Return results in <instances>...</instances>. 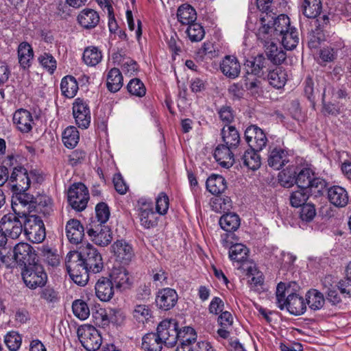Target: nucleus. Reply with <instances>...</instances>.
Returning <instances> with one entry per match:
<instances>
[{"mask_svg":"<svg viewBox=\"0 0 351 351\" xmlns=\"http://www.w3.org/2000/svg\"><path fill=\"white\" fill-rule=\"evenodd\" d=\"M110 277L115 287L121 291L130 289L133 283L129 272L123 267L113 268Z\"/></svg>","mask_w":351,"mask_h":351,"instance_id":"aec40b11","label":"nucleus"},{"mask_svg":"<svg viewBox=\"0 0 351 351\" xmlns=\"http://www.w3.org/2000/svg\"><path fill=\"white\" fill-rule=\"evenodd\" d=\"M16 153L10 152L2 158L0 165V183L4 184L5 182H10V173L12 171L13 167L16 165Z\"/></svg>","mask_w":351,"mask_h":351,"instance_id":"c756f323","label":"nucleus"},{"mask_svg":"<svg viewBox=\"0 0 351 351\" xmlns=\"http://www.w3.org/2000/svg\"><path fill=\"white\" fill-rule=\"evenodd\" d=\"M66 234L70 243L78 244L84 236V228L79 220L72 219L66 223Z\"/></svg>","mask_w":351,"mask_h":351,"instance_id":"cd10ccee","label":"nucleus"},{"mask_svg":"<svg viewBox=\"0 0 351 351\" xmlns=\"http://www.w3.org/2000/svg\"><path fill=\"white\" fill-rule=\"evenodd\" d=\"M123 75L117 68L111 69L107 75V88L111 93L119 91L123 86Z\"/></svg>","mask_w":351,"mask_h":351,"instance_id":"58836bf2","label":"nucleus"},{"mask_svg":"<svg viewBox=\"0 0 351 351\" xmlns=\"http://www.w3.org/2000/svg\"><path fill=\"white\" fill-rule=\"evenodd\" d=\"M178 295L171 288H165L160 290L156 298L157 306L164 311L173 308L177 304Z\"/></svg>","mask_w":351,"mask_h":351,"instance_id":"6ab92c4d","label":"nucleus"},{"mask_svg":"<svg viewBox=\"0 0 351 351\" xmlns=\"http://www.w3.org/2000/svg\"><path fill=\"white\" fill-rule=\"evenodd\" d=\"M234 240H236L234 234H223L221 235L223 246L230 248V258L234 261L244 263L247 259L249 250L245 245L241 243H234Z\"/></svg>","mask_w":351,"mask_h":351,"instance_id":"9b49d317","label":"nucleus"},{"mask_svg":"<svg viewBox=\"0 0 351 351\" xmlns=\"http://www.w3.org/2000/svg\"><path fill=\"white\" fill-rule=\"evenodd\" d=\"M72 309L73 314L82 320L88 317L90 309L88 304L82 300H76L73 302Z\"/></svg>","mask_w":351,"mask_h":351,"instance_id":"4d7b16f0","label":"nucleus"},{"mask_svg":"<svg viewBox=\"0 0 351 351\" xmlns=\"http://www.w3.org/2000/svg\"><path fill=\"white\" fill-rule=\"evenodd\" d=\"M127 88L131 95L138 97H142L146 93L145 86L138 78L131 80L127 86Z\"/></svg>","mask_w":351,"mask_h":351,"instance_id":"bf43d9fd","label":"nucleus"},{"mask_svg":"<svg viewBox=\"0 0 351 351\" xmlns=\"http://www.w3.org/2000/svg\"><path fill=\"white\" fill-rule=\"evenodd\" d=\"M311 191L309 189L299 188L297 191H293L289 196L290 204L293 207L298 208L305 205Z\"/></svg>","mask_w":351,"mask_h":351,"instance_id":"603ef678","label":"nucleus"},{"mask_svg":"<svg viewBox=\"0 0 351 351\" xmlns=\"http://www.w3.org/2000/svg\"><path fill=\"white\" fill-rule=\"evenodd\" d=\"M177 17L180 23L189 25L195 22L197 13L195 10L189 4H182L178 9Z\"/></svg>","mask_w":351,"mask_h":351,"instance_id":"f704fd0d","label":"nucleus"},{"mask_svg":"<svg viewBox=\"0 0 351 351\" xmlns=\"http://www.w3.org/2000/svg\"><path fill=\"white\" fill-rule=\"evenodd\" d=\"M13 254L16 263L23 267L34 263L37 256L33 247L24 242L19 243L14 247Z\"/></svg>","mask_w":351,"mask_h":351,"instance_id":"2eb2a0df","label":"nucleus"},{"mask_svg":"<svg viewBox=\"0 0 351 351\" xmlns=\"http://www.w3.org/2000/svg\"><path fill=\"white\" fill-rule=\"evenodd\" d=\"M220 70L227 77L235 79L241 72L240 63L236 57L226 56L220 63Z\"/></svg>","mask_w":351,"mask_h":351,"instance_id":"393cba45","label":"nucleus"},{"mask_svg":"<svg viewBox=\"0 0 351 351\" xmlns=\"http://www.w3.org/2000/svg\"><path fill=\"white\" fill-rule=\"evenodd\" d=\"M247 276L248 277L252 276L251 279L249 280L251 289L256 291H259L263 289L264 283V277L261 271L257 270L255 265H251L246 269Z\"/></svg>","mask_w":351,"mask_h":351,"instance_id":"a18cd8bd","label":"nucleus"},{"mask_svg":"<svg viewBox=\"0 0 351 351\" xmlns=\"http://www.w3.org/2000/svg\"><path fill=\"white\" fill-rule=\"evenodd\" d=\"M241 160L243 165L252 170H256L261 166V157L256 149H251L245 152Z\"/></svg>","mask_w":351,"mask_h":351,"instance_id":"3c124183","label":"nucleus"},{"mask_svg":"<svg viewBox=\"0 0 351 351\" xmlns=\"http://www.w3.org/2000/svg\"><path fill=\"white\" fill-rule=\"evenodd\" d=\"M16 165L13 167L10 173V184L11 191H27L30 187L31 178L35 175L33 171L28 173L23 167L22 160L23 158L19 154H16Z\"/></svg>","mask_w":351,"mask_h":351,"instance_id":"20e7f679","label":"nucleus"},{"mask_svg":"<svg viewBox=\"0 0 351 351\" xmlns=\"http://www.w3.org/2000/svg\"><path fill=\"white\" fill-rule=\"evenodd\" d=\"M40 64L45 68L50 73H53L56 69V60L53 56L49 53H44L38 58Z\"/></svg>","mask_w":351,"mask_h":351,"instance_id":"69168bd1","label":"nucleus"},{"mask_svg":"<svg viewBox=\"0 0 351 351\" xmlns=\"http://www.w3.org/2000/svg\"><path fill=\"white\" fill-rule=\"evenodd\" d=\"M92 317L93 322L97 326L105 328L110 323L109 315L106 309L99 308L93 311Z\"/></svg>","mask_w":351,"mask_h":351,"instance_id":"052dcab7","label":"nucleus"},{"mask_svg":"<svg viewBox=\"0 0 351 351\" xmlns=\"http://www.w3.org/2000/svg\"><path fill=\"white\" fill-rule=\"evenodd\" d=\"M21 342V337L15 331L8 332L5 337V343L11 351H16L20 348Z\"/></svg>","mask_w":351,"mask_h":351,"instance_id":"e2e57ef3","label":"nucleus"},{"mask_svg":"<svg viewBox=\"0 0 351 351\" xmlns=\"http://www.w3.org/2000/svg\"><path fill=\"white\" fill-rule=\"evenodd\" d=\"M230 147L226 145H218L214 152V157L219 164L226 168H229L234 163L233 154Z\"/></svg>","mask_w":351,"mask_h":351,"instance_id":"7c9ffc66","label":"nucleus"},{"mask_svg":"<svg viewBox=\"0 0 351 351\" xmlns=\"http://www.w3.org/2000/svg\"><path fill=\"white\" fill-rule=\"evenodd\" d=\"M82 59L86 65L94 66L101 61L102 53L97 47H87L84 51Z\"/></svg>","mask_w":351,"mask_h":351,"instance_id":"de8ad7c7","label":"nucleus"},{"mask_svg":"<svg viewBox=\"0 0 351 351\" xmlns=\"http://www.w3.org/2000/svg\"><path fill=\"white\" fill-rule=\"evenodd\" d=\"M269 61L262 54L254 57L252 60H247L245 66L250 74L258 77L264 76L270 67Z\"/></svg>","mask_w":351,"mask_h":351,"instance_id":"4be33fe9","label":"nucleus"},{"mask_svg":"<svg viewBox=\"0 0 351 351\" xmlns=\"http://www.w3.org/2000/svg\"><path fill=\"white\" fill-rule=\"evenodd\" d=\"M218 114L221 121L229 125L234 119V110L229 106H223L218 110Z\"/></svg>","mask_w":351,"mask_h":351,"instance_id":"774afa93","label":"nucleus"},{"mask_svg":"<svg viewBox=\"0 0 351 351\" xmlns=\"http://www.w3.org/2000/svg\"><path fill=\"white\" fill-rule=\"evenodd\" d=\"M267 138L266 134L260 128L256 134V137L253 143H251L250 147L253 149H256L257 152L262 150L267 145Z\"/></svg>","mask_w":351,"mask_h":351,"instance_id":"338daca9","label":"nucleus"},{"mask_svg":"<svg viewBox=\"0 0 351 351\" xmlns=\"http://www.w3.org/2000/svg\"><path fill=\"white\" fill-rule=\"evenodd\" d=\"M264 79L267 80L269 85L274 88L280 89L286 84L287 75L282 67L275 66L274 69H269Z\"/></svg>","mask_w":351,"mask_h":351,"instance_id":"c85d7f7f","label":"nucleus"},{"mask_svg":"<svg viewBox=\"0 0 351 351\" xmlns=\"http://www.w3.org/2000/svg\"><path fill=\"white\" fill-rule=\"evenodd\" d=\"M164 343L157 332H149L142 339V348L146 351H161Z\"/></svg>","mask_w":351,"mask_h":351,"instance_id":"e433bc0d","label":"nucleus"},{"mask_svg":"<svg viewBox=\"0 0 351 351\" xmlns=\"http://www.w3.org/2000/svg\"><path fill=\"white\" fill-rule=\"evenodd\" d=\"M73 116L78 128L87 129L90 124L91 113L87 101L77 97L73 103Z\"/></svg>","mask_w":351,"mask_h":351,"instance_id":"4468645a","label":"nucleus"},{"mask_svg":"<svg viewBox=\"0 0 351 351\" xmlns=\"http://www.w3.org/2000/svg\"><path fill=\"white\" fill-rule=\"evenodd\" d=\"M67 260L78 263L90 272L97 274L101 271L104 267L103 260L101 254L91 244L82 245L78 251H73L68 253Z\"/></svg>","mask_w":351,"mask_h":351,"instance_id":"f03ea898","label":"nucleus"},{"mask_svg":"<svg viewBox=\"0 0 351 351\" xmlns=\"http://www.w3.org/2000/svg\"><path fill=\"white\" fill-rule=\"evenodd\" d=\"M96 219L97 223L106 224L108 221L110 212L106 203L99 202L95 206Z\"/></svg>","mask_w":351,"mask_h":351,"instance_id":"13d9d810","label":"nucleus"},{"mask_svg":"<svg viewBox=\"0 0 351 351\" xmlns=\"http://www.w3.org/2000/svg\"><path fill=\"white\" fill-rule=\"evenodd\" d=\"M138 204L139 205L138 209V216L141 226L147 229L156 226L158 217L154 211L152 203L144 199H141L138 200Z\"/></svg>","mask_w":351,"mask_h":351,"instance_id":"dca6fc26","label":"nucleus"},{"mask_svg":"<svg viewBox=\"0 0 351 351\" xmlns=\"http://www.w3.org/2000/svg\"><path fill=\"white\" fill-rule=\"evenodd\" d=\"M278 38L281 40L283 47L288 50L294 49L299 43L298 31L296 28L293 27L278 36Z\"/></svg>","mask_w":351,"mask_h":351,"instance_id":"49530a36","label":"nucleus"},{"mask_svg":"<svg viewBox=\"0 0 351 351\" xmlns=\"http://www.w3.org/2000/svg\"><path fill=\"white\" fill-rule=\"evenodd\" d=\"M133 316L138 322L144 323L152 317V311L147 305H136L133 311Z\"/></svg>","mask_w":351,"mask_h":351,"instance_id":"680f3d73","label":"nucleus"},{"mask_svg":"<svg viewBox=\"0 0 351 351\" xmlns=\"http://www.w3.org/2000/svg\"><path fill=\"white\" fill-rule=\"evenodd\" d=\"M321 0H302L301 10L303 14L311 19L316 18L322 11Z\"/></svg>","mask_w":351,"mask_h":351,"instance_id":"c03bdc74","label":"nucleus"},{"mask_svg":"<svg viewBox=\"0 0 351 351\" xmlns=\"http://www.w3.org/2000/svg\"><path fill=\"white\" fill-rule=\"evenodd\" d=\"M219 225L227 232L226 234H233L232 232L237 230L240 226V218L235 213H226L220 217Z\"/></svg>","mask_w":351,"mask_h":351,"instance_id":"c9c22d12","label":"nucleus"},{"mask_svg":"<svg viewBox=\"0 0 351 351\" xmlns=\"http://www.w3.org/2000/svg\"><path fill=\"white\" fill-rule=\"evenodd\" d=\"M77 337L82 346L88 351H95L101 345V337L93 326L82 325L77 328Z\"/></svg>","mask_w":351,"mask_h":351,"instance_id":"1a4fd4ad","label":"nucleus"},{"mask_svg":"<svg viewBox=\"0 0 351 351\" xmlns=\"http://www.w3.org/2000/svg\"><path fill=\"white\" fill-rule=\"evenodd\" d=\"M306 304L313 311L321 309L325 304L324 294L315 289H311L306 293Z\"/></svg>","mask_w":351,"mask_h":351,"instance_id":"79ce46f5","label":"nucleus"},{"mask_svg":"<svg viewBox=\"0 0 351 351\" xmlns=\"http://www.w3.org/2000/svg\"><path fill=\"white\" fill-rule=\"evenodd\" d=\"M245 86L247 90L250 91L252 95L257 97L263 93L261 80L250 74L247 70L246 75L244 77Z\"/></svg>","mask_w":351,"mask_h":351,"instance_id":"09e8293b","label":"nucleus"},{"mask_svg":"<svg viewBox=\"0 0 351 351\" xmlns=\"http://www.w3.org/2000/svg\"><path fill=\"white\" fill-rule=\"evenodd\" d=\"M13 123L17 129L23 133H28L32 130L34 120L27 110L20 108L13 115Z\"/></svg>","mask_w":351,"mask_h":351,"instance_id":"5701e85b","label":"nucleus"},{"mask_svg":"<svg viewBox=\"0 0 351 351\" xmlns=\"http://www.w3.org/2000/svg\"><path fill=\"white\" fill-rule=\"evenodd\" d=\"M328 202L337 208H344L349 202V194L347 190L339 185L332 186L327 189Z\"/></svg>","mask_w":351,"mask_h":351,"instance_id":"a211bd4d","label":"nucleus"},{"mask_svg":"<svg viewBox=\"0 0 351 351\" xmlns=\"http://www.w3.org/2000/svg\"><path fill=\"white\" fill-rule=\"evenodd\" d=\"M289 162L287 151L281 147H275L269 152L268 165L275 170L282 169Z\"/></svg>","mask_w":351,"mask_h":351,"instance_id":"a878e982","label":"nucleus"},{"mask_svg":"<svg viewBox=\"0 0 351 351\" xmlns=\"http://www.w3.org/2000/svg\"><path fill=\"white\" fill-rule=\"evenodd\" d=\"M86 232L91 240L100 246H106L112 241V231L106 224L91 220L86 226Z\"/></svg>","mask_w":351,"mask_h":351,"instance_id":"9d476101","label":"nucleus"},{"mask_svg":"<svg viewBox=\"0 0 351 351\" xmlns=\"http://www.w3.org/2000/svg\"><path fill=\"white\" fill-rule=\"evenodd\" d=\"M95 289L96 296L102 302H108L114 296V284L108 278L101 277L96 282Z\"/></svg>","mask_w":351,"mask_h":351,"instance_id":"b1692460","label":"nucleus"},{"mask_svg":"<svg viewBox=\"0 0 351 351\" xmlns=\"http://www.w3.org/2000/svg\"><path fill=\"white\" fill-rule=\"evenodd\" d=\"M178 324L176 319H164L157 327V334L168 347H173L178 341Z\"/></svg>","mask_w":351,"mask_h":351,"instance_id":"ddd939ff","label":"nucleus"},{"mask_svg":"<svg viewBox=\"0 0 351 351\" xmlns=\"http://www.w3.org/2000/svg\"><path fill=\"white\" fill-rule=\"evenodd\" d=\"M34 199V196L26 191H12V208L17 215L26 217L34 210L36 203Z\"/></svg>","mask_w":351,"mask_h":351,"instance_id":"6e6552de","label":"nucleus"},{"mask_svg":"<svg viewBox=\"0 0 351 351\" xmlns=\"http://www.w3.org/2000/svg\"><path fill=\"white\" fill-rule=\"evenodd\" d=\"M261 27L258 28L256 36L258 38L265 43H268L273 38L280 40L278 36L289 29L290 19L285 14L276 16L272 11L267 12L260 16Z\"/></svg>","mask_w":351,"mask_h":351,"instance_id":"f257e3e1","label":"nucleus"},{"mask_svg":"<svg viewBox=\"0 0 351 351\" xmlns=\"http://www.w3.org/2000/svg\"><path fill=\"white\" fill-rule=\"evenodd\" d=\"M69 204L76 211H82L89 200V193L87 187L82 182L71 184L67 191Z\"/></svg>","mask_w":351,"mask_h":351,"instance_id":"423d86ee","label":"nucleus"},{"mask_svg":"<svg viewBox=\"0 0 351 351\" xmlns=\"http://www.w3.org/2000/svg\"><path fill=\"white\" fill-rule=\"evenodd\" d=\"M36 207L34 210L36 213H42L44 216L49 215L52 212L51 199L47 196H39L35 198Z\"/></svg>","mask_w":351,"mask_h":351,"instance_id":"864d4df0","label":"nucleus"},{"mask_svg":"<svg viewBox=\"0 0 351 351\" xmlns=\"http://www.w3.org/2000/svg\"><path fill=\"white\" fill-rule=\"evenodd\" d=\"M285 303V308L293 315H302L306 310L304 298L296 293L288 294Z\"/></svg>","mask_w":351,"mask_h":351,"instance_id":"bb28decb","label":"nucleus"},{"mask_svg":"<svg viewBox=\"0 0 351 351\" xmlns=\"http://www.w3.org/2000/svg\"><path fill=\"white\" fill-rule=\"evenodd\" d=\"M24 220L25 217H21L17 213H8L1 218V228L9 237L16 239L24 230Z\"/></svg>","mask_w":351,"mask_h":351,"instance_id":"f8f14e48","label":"nucleus"},{"mask_svg":"<svg viewBox=\"0 0 351 351\" xmlns=\"http://www.w3.org/2000/svg\"><path fill=\"white\" fill-rule=\"evenodd\" d=\"M77 21L85 29L96 27L99 21V16L96 11L87 8L83 10L77 16Z\"/></svg>","mask_w":351,"mask_h":351,"instance_id":"2f4dec72","label":"nucleus"},{"mask_svg":"<svg viewBox=\"0 0 351 351\" xmlns=\"http://www.w3.org/2000/svg\"><path fill=\"white\" fill-rule=\"evenodd\" d=\"M111 252L115 259L123 265H128L134 256V252L131 244L124 239L117 240L111 245Z\"/></svg>","mask_w":351,"mask_h":351,"instance_id":"f3484780","label":"nucleus"},{"mask_svg":"<svg viewBox=\"0 0 351 351\" xmlns=\"http://www.w3.org/2000/svg\"><path fill=\"white\" fill-rule=\"evenodd\" d=\"M206 186L210 193L218 195L227 189V182L222 176L213 174L208 178Z\"/></svg>","mask_w":351,"mask_h":351,"instance_id":"473e14b6","label":"nucleus"},{"mask_svg":"<svg viewBox=\"0 0 351 351\" xmlns=\"http://www.w3.org/2000/svg\"><path fill=\"white\" fill-rule=\"evenodd\" d=\"M178 340L180 341V343L192 344L197 339L195 330L190 326H185L180 330H178Z\"/></svg>","mask_w":351,"mask_h":351,"instance_id":"6e6d98bb","label":"nucleus"},{"mask_svg":"<svg viewBox=\"0 0 351 351\" xmlns=\"http://www.w3.org/2000/svg\"><path fill=\"white\" fill-rule=\"evenodd\" d=\"M186 33L191 42H199L205 35L203 27L195 22L188 25Z\"/></svg>","mask_w":351,"mask_h":351,"instance_id":"5fc2aeb1","label":"nucleus"},{"mask_svg":"<svg viewBox=\"0 0 351 351\" xmlns=\"http://www.w3.org/2000/svg\"><path fill=\"white\" fill-rule=\"evenodd\" d=\"M19 62L24 69H28L34 58V51L27 42H22L18 47Z\"/></svg>","mask_w":351,"mask_h":351,"instance_id":"72a5a7b5","label":"nucleus"},{"mask_svg":"<svg viewBox=\"0 0 351 351\" xmlns=\"http://www.w3.org/2000/svg\"><path fill=\"white\" fill-rule=\"evenodd\" d=\"M295 184L298 188L309 189L316 197L323 195L328 184L324 179L316 177L310 167H304L297 173Z\"/></svg>","mask_w":351,"mask_h":351,"instance_id":"7ed1b4c3","label":"nucleus"},{"mask_svg":"<svg viewBox=\"0 0 351 351\" xmlns=\"http://www.w3.org/2000/svg\"><path fill=\"white\" fill-rule=\"evenodd\" d=\"M316 215V209L313 204H306L301 206L300 218L304 222H311Z\"/></svg>","mask_w":351,"mask_h":351,"instance_id":"0e129e2a","label":"nucleus"},{"mask_svg":"<svg viewBox=\"0 0 351 351\" xmlns=\"http://www.w3.org/2000/svg\"><path fill=\"white\" fill-rule=\"evenodd\" d=\"M65 265L70 277L75 284L80 286H84L86 285L88 280L89 271L82 266L79 265L78 263L67 260L66 258Z\"/></svg>","mask_w":351,"mask_h":351,"instance_id":"412c9836","label":"nucleus"},{"mask_svg":"<svg viewBox=\"0 0 351 351\" xmlns=\"http://www.w3.org/2000/svg\"><path fill=\"white\" fill-rule=\"evenodd\" d=\"M79 139V132L74 126L67 127L62 132V140L67 148H74L77 145Z\"/></svg>","mask_w":351,"mask_h":351,"instance_id":"8fccbe9b","label":"nucleus"},{"mask_svg":"<svg viewBox=\"0 0 351 351\" xmlns=\"http://www.w3.org/2000/svg\"><path fill=\"white\" fill-rule=\"evenodd\" d=\"M333 91L334 88L330 84L325 86L322 93L323 112L325 114L336 117L341 112V108L330 101L326 102L327 96L333 95Z\"/></svg>","mask_w":351,"mask_h":351,"instance_id":"ea45409f","label":"nucleus"},{"mask_svg":"<svg viewBox=\"0 0 351 351\" xmlns=\"http://www.w3.org/2000/svg\"><path fill=\"white\" fill-rule=\"evenodd\" d=\"M78 89V83L73 76L66 75L62 79L60 90L62 95L65 97L73 98L76 95Z\"/></svg>","mask_w":351,"mask_h":351,"instance_id":"4c0bfd02","label":"nucleus"},{"mask_svg":"<svg viewBox=\"0 0 351 351\" xmlns=\"http://www.w3.org/2000/svg\"><path fill=\"white\" fill-rule=\"evenodd\" d=\"M24 232L31 242L41 243L46 237L43 221L36 215L27 216L24 220Z\"/></svg>","mask_w":351,"mask_h":351,"instance_id":"0eeeda50","label":"nucleus"},{"mask_svg":"<svg viewBox=\"0 0 351 351\" xmlns=\"http://www.w3.org/2000/svg\"><path fill=\"white\" fill-rule=\"evenodd\" d=\"M268 45H265L266 49L265 53L267 56V60L273 62L276 65L280 64L286 59V52L281 48H278V46L274 43H268Z\"/></svg>","mask_w":351,"mask_h":351,"instance_id":"a19ab883","label":"nucleus"},{"mask_svg":"<svg viewBox=\"0 0 351 351\" xmlns=\"http://www.w3.org/2000/svg\"><path fill=\"white\" fill-rule=\"evenodd\" d=\"M223 141L230 148H236L240 143V136L235 127L226 125L221 130Z\"/></svg>","mask_w":351,"mask_h":351,"instance_id":"37998d69","label":"nucleus"},{"mask_svg":"<svg viewBox=\"0 0 351 351\" xmlns=\"http://www.w3.org/2000/svg\"><path fill=\"white\" fill-rule=\"evenodd\" d=\"M21 275L27 287L32 289L45 286L47 281L44 267L36 262L25 267Z\"/></svg>","mask_w":351,"mask_h":351,"instance_id":"39448f33","label":"nucleus"}]
</instances>
